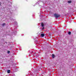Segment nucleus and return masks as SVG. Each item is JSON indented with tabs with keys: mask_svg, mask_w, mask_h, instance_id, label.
Wrapping results in <instances>:
<instances>
[{
	"mask_svg": "<svg viewBox=\"0 0 76 76\" xmlns=\"http://www.w3.org/2000/svg\"><path fill=\"white\" fill-rule=\"evenodd\" d=\"M10 70H7V73H10Z\"/></svg>",
	"mask_w": 76,
	"mask_h": 76,
	"instance_id": "0eeeda50",
	"label": "nucleus"
},
{
	"mask_svg": "<svg viewBox=\"0 0 76 76\" xmlns=\"http://www.w3.org/2000/svg\"><path fill=\"white\" fill-rule=\"evenodd\" d=\"M41 26H42V27H44V25L43 23H41Z\"/></svg>",
	"mask_w": 76,
	"mask_h": 76,
	"instance_id": "20e7f679",
	"label": "nucleus"
},
{
	"mask_svg": "<svg viewBox=\"0 0 76 76\" xmlns=\"http://www.w3.org/2000/svg\"><path fill=\"white\" fill-rule=\"evenodd\" d=\"M7 53L8 54H9V53H10V52L9 50H8L7 51Z\"/></svg>",
	"mask_w": 76,
	"mask_h": 76,
	"instance_id": "6e6552de",
	"label": "nucleus"
},
{
	"mask_svg": "<svg viewBox=\"0 0 76 76\" xmlns=\"http://www.w3.org/2000/svg\"><path fill=\"white\" fill-rule=\"evenodd\" d=\"M5 43H6V44H7V42H5Z\"/></svg>",
	"mask_w": 76,
	"mask_h": 76,
	"instance_id": "9b49d317",
	"label": "nucleus"
},
{
	"mask_svg": "<svg viewBox=\"0 0 76 76\" xmlns=\"http://www.w3.org/2000/svg\"><path fill=\"white\" fill-rule=\"evenodd\" d=\"M42 30H43V29H44V27H43V28L42 29Z\"/></svg>",
	"mask_w": 76,
	"mask_h": 76,
	"instance_id": "9d476101",
	"label": "nucleus"
},
{
	"mask_svg": "<svg viewBox=\"0 0 76 76\" xmlns=\"http://www.w3.org/2000/svg\"><path fill=\"white\" fill-rule=\"evenodd\" d=\"M71 2L72 1H68V3H71Z\"/></svg>",
	"mask_w": 76,
	"mask_h": 76,
	"instance_id": "1a4fd4ad",
	"label": "nucleus"
},
{
	"mask_svg": "<svg viewBox=\"0 0 76 76\" xmlns=\"http://www.w3.org/2000/svg\"><path fill=\"white\" fill-rule=\"evenodd\" d=\"M68 34H69V35H71V32L69 31L68 32Z\"/></svg>",
	"mask_w": 76,
	"mask_h": 76,
	"instance_id": "423d86ee",
	"label": "nucleus"
},
{
	"mask_svg": "<svg viewBox=\"0 0 76 76\" xmlns=\"http://www.w3.org/2000/svg\"><path fill=\"white\" fill-rule=\"evenodd\" d=\"M55 57V56L54 54H52V58H54Z\"/></svg>",
	"mask_w": 76,
	"mask_h": 76,
	"instance_id": "39448f33",
	"label": "nucleus"
},
{
	"mask_svg": "<svg viewBox=\"0 0 76 76\" xmlns=\"http://www.w3.org/2000/svg\"><path fill=\"white\" fill-rule=\"evenodd\" d=\"M54 16L56 18H58V17H60V15L58 14H54Z\"/></svg>",
	"mask_w": 76,
	"mask_h": 76,
	"instance_id": "f257e3e1",
	"label": "nucleus"
},
{
	"mask_svg": "<svg viewBox=\"0 0 76 76\" xmlns=\"http://www.w3.org/2000/svg\"><path fill=\"white\" fill-rule=\"evenodd\" d=\"M44 35H45V34H41V36L42 37H44Z\"/></svg>",
	"mask_w": 76,
	"mask_h": 76,
	"instance_id": "7ed1b4c3",
	"label": "nucleus"
},
{
	"mask_svg": "<svg viewBox=\"0 0 76 76\" xmlns=\"http://www.w3.org/2000/svg\"><path fill=\"white\" fill-rule=\"evenodd\" d=\"M6 23H3L2 24V26L3 27H4V26H6Z\"/></svg>",
	"mask_w": 76,
	"mask_h": 76,
	"instance_id": "f03ea898",
	"label": "nucleus"
}]
</instances>
